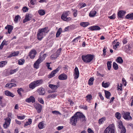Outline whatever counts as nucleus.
<instances>
[{"instance_id":"1","label":"nucleus","mask_w":133,"mask_h":133,"mask_svg":"<svg viewBox=\"0 0 133 133\" xmlns=\"http://www.w3.org/2000/svg\"><path fill=\"white\" fill-rule=\"evenodd\" d=\"M85 118V116L82 113L77 112L70 118V123L72 125L75 126L77 123V121L79 119H82L83 120H84Z\"/></svg>"},{"instance_id":"2","label":"nucleus","mask_w":133,"mask_h":133,"mask_svg":"<svg viewBox=\"0 0 133 133\" xmlns=\"http://www.w3.org/2000/svg\"><path fill=\"white\" fill-rule=\"evenodd\" d=\"M48 31V28L46 27L39 29L37 34V39L39 40H41L46 35Z\"/></svg>"},{"instance_id":"3","label":"nucleus","mask_w":133,"mask_h":133,"mask_svg":"<svg viewBox=\"0 0 133 133\" xmlns=\"http://www.w3.org/2000/svg\"><path fill=\"white\" fill-rule=\"evenodd\" d=\"M93 56L90 54H87L82 56V60L85 63L90 62L93 59Z\"/></svg>"},{"instance_id":"4","label":"nucleus","mask_w":133,"mask_h":133,"mask_svg":"<svg viewBox=\"0 0 133 133\" xmlns=\"http://www.w3.org/2000/svg\"><path fill=\"white\" fill-rule=\"evenodd\" d=\"M43 81L42 79L34 81L31 83L29 85V88L31 89H33L36 87L38 86L41 84Z\"/></svg>"},{"instance_id":"5","label":"nucleus","mask_w":133,"mask_h":133,"mask_svg":"<svg viewBox=\"0 0 133 133\" xmlns=\"http://www.w3.org/2000/svg\"><path fill=\"white\" fill-rule=\"evenodd\" d=\"M114 126L113 124L109 125L105 130L104 133H114Z\"/></svg>"},{"instance_id":"6","label":"nucleus","mask_w":133,"mask_h":133,"mask_svg":"<svg viewBox=\"0 0 133 133\" xmlns=\"http://www.w3.org/2000/svg\"><path fill=\"white\" fill-rule=\"evenodd\" d=\"M61 50V48L59 49L57 51L56 53L51 55L50 57V59L52 60H55L58 57L59 55L60 54V53Z\"/></svg>"},{"instance_id":"7","label":"nucleus","mask_w":133,"mask_h":133,"mask_svg":"<svg viewBox=\"0 0 133 133\" xmlns=\"http://www.w3.org/2000/svg\"><path fill=\"white\" fill-rule=\"evenodd\" d=\"M130 115V113L129 112H124L123 113V117L126 120L130 121L132 120V118Z\"/></svg>"},{"instance_id":"8","label":"nucleus","mask_w":133,"mask_h":133,"mask_svg":"<svg viewBox=\"0 0 133 133\" xmlns=\"http://www.w3.org/2000/svg\"><path fill=\"white\" fill-rule=\"evenodd\" d=\"M4 119L5 122L3 124V127L4 128L6 129L9 127L11 121V119L5 118Z\"/></svg>"},{"instance_id":"9","label":"nucleus","mask_w":133,"mask_h":133,"mask_svg":"<svg viewBox=\"0 0 133 133\" xmlns=\"http://www.w3.org/2000/svg\"><path fill=\"white\" fill-rule=\"evenodd\" d=\"M36 53V51L34 49L31 50L29 53V56L31 58L33 59L35 57Z\"/></svg>"},{"instance_id":"10","label":"nucleus","mask_w":133,"mask_h":133,"mask_svg":"<svg viewBox=\"0 0 133 133\" xmlns=\"http://www.w3.org/2000/svg\"><path fill=\"white\" fill-rule=\"evenodd\" d=\"M60 68L58 67L55 70H53L50 74L48 75V78H51L52 77H54L55 76V74L58 71Z\"/></svg>"},{"instance_id":"11","label":"nucleus","mask_w":133,"mask_h":133,"mask_svg":"<svg viewBox=\"0 0 133 133\" xmlns=\"http://www.w3.org/2000/svg\"><path fill=\"white\" fill-rule=\"evenodd\" d=\"M34 106L35 109L38 113L41 112L42 108L41 105L38 103H35L34 104Z\"/></svg>"},{"instance_id":"12","label":"nucleus","mask_w":133,"mask_h":133,"mask_svg":"<svg viewBox=\"0 0 133 133\" xmlns=\"http://www.w3.org/2000/svg\"><path fill=\"white\" fill-rule=\"evenodd\" d=\"M79 72L78 68L76 67L75 68L74 70V78L76 79L77 78L79 77Z\"/></svg>"},{"instance_id":"13","label":"nucleus","mask_w":133,"mask_h":133,"mask_svg":"<svg viewBox=\"0 0 133 133\" xmlns=\"http://www.w3.org/2000/svg\"><path fill=\"white\" fill-rule=\"evenodd\" d=\"M25 101L28 103L32 102L33 103L35 102V99L34 97L31 96L29 98H26Z\"/></svg>"},{"instance_id":"14","label":"nucleus","mask_w":133,"mask_h":133,"mask_svg":"<svg viewBox=\"0 0 133 133\" xmlns=\"http://www.w3.org/2000/svg\"><path fill=\"white\" fill-rule=\"evenodd\" d=\"M66 15H64V14H63L61 16L62 19L63 21H69L71 20V18L70 17H67Z\"/></svg>"},{"instance_id":"15","label":"nucleus","mask_w":133,"mask_h":133,"mask_svg":"<svg viewBox=\"0 0 133 133\" xmlns=\"http://www.w3.org/2000/svg\"><path fill=\"white\" fill-rule=\"evenodd\" d=\"M100 29V28L97 25L91 26L89 28V29L91 31L99 30Z\"/></svg>"},{"instance_id":"16","label":"nucleus","mask_w":133,"mask_h":133,"mask_svg":"<svg viewBox=\"0 0 133 133\" xmlns=\"http://www.w3.org/2000/svg\"><path fill=\"white\" fill-rule=\"evenodd\" d=\"M3 97L0 96V105L2 107L5 106L6 105V102L3 99Z\"/></svg>"},{"instance_id":"17","label":"nucleus","mask_w":133,"mask_h":133,"mask_svg":"<svg viewBox=\"0 0 133 133\" xmlns=\"http://www.w3.org/2000/svg\"><path fill=\"white\" fill-rule=\"evenodd\" d=\"M67 78V76L66 75L64 74H63L59 75L58 76V78L59 79L62 80H66Z\"/></svg>"},{"instance_id":"18","label":"nucleus","mask_w":133,"mask_h":133,"mask_svg":"<svg viewBox=\"0 0 133 133\" xmlns=\"http://www.w3.org/2000/svg\"><path fill=\"white\" fill-rule=\"evenodd\" d=\"M31 17V15L30 14H27L25 15V18L23 21V22L24 23L28 21H29Z\"/></svg>"},{"instance_id":"19","label":"nucleus","mask_w":133,"mask_h":133,"mask_svg":"<svg viewBox=\"0 0 133 133\" xmlns=\"http://www.w3.org/2000/svg\"><path fill=\"white\" fill-rule=\"evenodd\" d=\"M13 27L11 25H8L5 27V29H7L8 33L10 34L13 29Z\"/></svg>"},{"instance_id":"20","label":"nucleus","mask_w":133,"mask_h":133,"mask_svg":"<svg viewBox=\"0 0 133 133\" xmlns=\"http://www.w3.org/2000/svg\"><path fill=\"white\" fill-rule=\"evenodd\" d=\"M113 49L115 50L119 47V45L120 43L119 42H116L114 41L113 42Z\"/></svg>"},{"instance_id":"21","label":"nucleus","mask_w":133,"mask_h":133,"mask_svg":"<svg viewBox=\"0 0 133 133\" xmlns=\"http://www.w3.org/2000/svg\"><path fill=\"white\" fill-rule=\"evenodd\" d=\"M126 13L125 11L123 10H119L118 13V17L121 18H122L125 15Z\"/></svg>"},{"instance_id":"22","label":"nucleus","mask_w":133,"mask_h":133,"mask_svg":"<svg viewBox=\"0 0 133 133\" xmlns=\"http://www.w3.org/2000/svg\"><path fill=\"white\" fill-rule=\"evenodd\" d=\"M19 52L18 51H15L10 54L8 56V58H10L12 56H18L19 54Z\"/></svg>"},{"instance_id":"23","label":"nucleus","mask_w":133,"mask_h":133,"mask_svg":"<svg viewBox=\"0 0 133 133\" xmlns=\"http://www.w3.org/2000/svg\"><path fill=\"white\" fill-rule=\"evenodd\" d=\"M48 86L51 89L54 90H56L59 87L58 85H55L52 84H49Z\"/></svg>"},{"instance_id":"24","label":"nucleus","mask_w":133,"mask_h":133,"mask_svg":"<svg viewBox=\"0 0 133 133\" xmlns=\"http://www.w3.org/2000/svg\"><path fill=\"white\" fill-rule=\"evenodd\" d=\"M16 85V84L9 83L7 84L5 87H8L9 88H10L12 87H15Z\"/></svg>"},{"instance_id":"25","label":"nucleus","mask_w":133,"mask_h":133,"mask_svg":"<svg viewBox=\"0 0 133 133\" xmlns=\"http://www.w3.org/2000/svg\"><path fill=\"white\" fill-rule=\"evenodd\" d=\"M96 13V11L92 10L89 13V16L90 17H94L95 16Z\"/></svg>"},{"instance_id":"26","label":"nucleus","mask_w":133,"mask_h":133,"mask_svg":"<svg viewBox=\"0 0 133 133\" xmlns=\"http://www.w3.org/2000/svg\"><path fill=\"white\" fill-rule=\"evenodd\" d=\"M46 56V54H44L43 55L41 56L40 57L37 59V60H38V61L41 63L45 59Z\"/></svg>"},{"instance_id":"27","label":"nucleus","mask_w":133,"mask_h":133,"mask_svg":"<svg viewBox=\"0 0 133 133\" xmlns=\"http://www.w3.org/2000/svg\"><path fill=\"white\" fill-rule=\"evenodd\" d=\"M5 94L7 96H10L11 97H13L14 96L13 94L8 90L5 91Z\"/></svg>"},{"instance_id":"28","label":"nucleus","mask_w":133,"mask_h":133,"mask_svg":"<svg viewBox=\"0 0 133 133\" xmlns=\"http://www.w3.org/2000/svg\"><path fill=\"white\" fill-rule=\"evenodd\" d=\"M38 92L40 95H43L45 93L44 89L42 88H40L38 90Z\"/></svg>"},{"instance_id":"29","label":"nucleus","mask_w":133,"mask_h":133,"mask_svg":"<svg viewBox=\"0 0 133 133\" xmlns=\"http://www.w3.org/2000/svg\"><path fill=\"white\" fill-rule=\"evenodd\" d=\"M57 95L55 94H50L46 96V98L48 99L54 98Z\"/></svg>"},{"instance_id":"30","label":"nucleus","mask_w":133,"mask_h":133,"mask_svg":"<svg viewBox=\"0 0 133 133\" xmlns=\"http://www.w3.org/2000/svg\"><path fill=\"white\" fill-rule=\"evenodd\" d=\"M38 127L40 129L44 128L45 127L44 122L42 121L40 122L38 124Z\"/></svg>"},{"instance_id":"31","label":"nucleus","mask_w":133,"mask_h":133,"mask_svg":"<svg viewBox=\"0 0 133 133\" xmlns=\"http://www.w3.org/2000/svg\"><path fill=\"white\" fill-rule=\"evenodd\" d=\"M80 25L83 27H86L89 25V23L87 22H83L81 23Z\"/></svg>"},{"instance_id":"32","label":"nucleus","mask_w":133,"mask_h":133,"mask_svg":"<svg viewBox=\"0 0 133 133\" xmlns=\"http://www.w3.org/2000/svg\"><path fill=\"white\" fill-rule=\"evenodd\" d=\"M41 63L40 62L38 61V60H37L34 63V66L35 68L37 69L39 67V65Z\"/></svg>"},{"instance_id":"33","label":"nucleus","mask_w":133,"mask_h":133,"mask_svg":"<svg viewBox=\"0 0 133 133\" xmlns=\"http://www.w3.org/2000/svg\"><path fill=\"white\" fill-rule=\"evenodd\" d=\"M7 63L6 61H3L0 62V67L2 68L5 66Z\"/></svg>"},{"instance_id":"34","label":"nucleus","mask_w":133,"mask_h":133,"mask_svg":"<svg viewBox=\"0 0 133 133\" xmlns=\"http://www.w3.org/2000/svg\"><path fill=\"white\" fill-rule=\"evenodd\" d=\"M110 84V83L109 82L105 83L104 82H103L102 83V85L103 87L106 88L108 87Z\"/></svg>"},{"instance_id":"35","label":"nucleus","mask_w":133,"mask_h":133,"mask_svg":"<svg viewBox=\"0 0 133 133\" xmlns=\"http://www.w3.org/2000/svg\"><path fill=\"white\" fill-rule=\"evenodd\" d=\"M116 61L118 63L121 64L123 62V61L121 57H118L116 59Z\"/></svg>"},{"instance_id":"36","label":"nucleus","mask_w":133,"mask_h":133,"mask_svg":"<svg viewBox=\"0 0 133 133\" xmlns=\"http://www.w3.org/2000/svg\"><path fill=\"white\" fill-rule=\"evenodd\" d=\"M94 79L93 78L91 77L90 78L88 81V84L91 85H92L93 83V82Z\"/></svg>"},{"instance_id":"37","label":"nucleus","mask_w":133,"mask_h":133,"mask_svg":"<svg viewBox=\"0 0 133 133\" xmlns=\"http://www.w3.org/2000/svg\"><path fill=\"white\" fill-rule=\"evenodd\" d=\"M116 117L118 119H121V114L119 112H116L115 114Z\"/></svg>"},{"instance_id":"38","label":"nucleus","mask_w":133,"mask_h":133,"mask_svg":"<svg viewBox=\"0 0 133 133\" xmlns=\"http://www.w3.org/2000/svg\"><path fill=\"white\" fill-rule=\"evenodd\" d=\"M105 93L106 97L108 99H109L111 95L110 92L108 91H105Z\"/></svg>"},{"instance_id":"39","label":"nucleus","mask_w":133,"mask_h":133,"mask_svg":"<svg viewBox=\"0 0 133 133\" xmlns=\"http://www.w3.org/2000/svg\"><path fill=\"white\" fill-rule=\"evenodd\" d=\"M62 32V28H60L58 30L57 32L56 33V37H58L59 35H60L61 32Z\"/></svg>"},{"instance_id":"40","label":"nucleus","mask_w":133,"mask_h":133,"mask_svg":"<svg viewBox=\"0 0 133 133\" xmlns=\"http://www.w3.org/2000/svg\"><path fill=\"white\" fill-rule=\"evenodd\" d=\"M126 18L127 19H133V13L127 15L126 16Z\"/></svg>"},{"instance_id":"41","label":"nucleus","mask_w":133,"mask_h":133,"mask_svg":"<svg viewBox=\"0 0 133 133\" xmlns=\"http://www.w3.org/2000/svg\"><path fill=\"white\" fill-rule=\"evenodd\" d=\"M38 13L39 15L41 16L44 15L45 13V11L42 9L39 10L38 11Z\"/></svg>"},{"instance_id":"42","label":"nucleus","mask_w":133,"mask_h":133,"mask_svg":"<svg viewBox=\"0 0 133 133\" xmlns=\"http://www.w3.org/2000/svg\"><path fill=\"white\" fill-rule=\"evenodd\" d=\"M28 121L26 122L24 124V126L25 127L26 126L29 125L31 123L32 120L30 118H29L28 119Z\"/></svg>"},{"instance_id":"43","label":"nucleus","mask_w":133,"mask_h":133,"mask_svg":"<svg viewBox=\"0 0 133 133\" xmlns=\"http://www.w3.org/2000/svg\"><path fill=\"white\" fill-rule=\"evenodd\" d=\"M106 119L105 117L102 118L99 120V123L100 124H103L105 120Z\"/></svg>"},{"instance_id":"44","label":"nucleus","mask_w":133,"mask_h":133,"mask_svg":"<svg viewBox=\"0 0 133 133\" xmlns=\"http://www.w3.org/2000/svg\"><path fill=\"white\" fill-rule=\"evenodd\" d=\"M87 98V101L89 102H90V100L92 98V96L91 95H88L86 96Z\"/></svg>"},{"instance_id":"45","label":"nucleus","mask_w":133,"mask_h":133,"mask_svg":"<svg viewBox=\"0 0 133 133\" xmlns=\"http://www.w3.org/2000/svg\"><path fill=\"white\" fill-rule=\"evenodd\" d=\"M118 124L119 128L120 129H121V128L124 127L123 125L122 121L120 120H118Z\"/></svg>"},{"instance_id":"46","label":"nucleus","mask_w":133,"mask_h":133,"mask_svg":"<svg viewBox=\"0 0 133 133\" xmlns=\"http://www.w3.org/2000/svg\"><path fill=\"white\" fill-rule=\"evenodd\" d=\"M20 17L19 15H18L15 16V18L14 19V21L15 23H17L18 21L20 20Z\"/></svg>"},{"instance_id":"47","label":"nucleus","mask_w":133,"mask_h":133,"mask_svg":"<svg viewBox=\"0 0 133 133\" xmlns=\"http://www.w3.org/2000/svg\"><path fill=\"white\" fill-rule=\"evenodd\" d=\"M72 11L73 14V16L74 17H76L77 15V10L74 9H72Z\"/></svg>"},{"instance_id":"48","label":"nucleus","mask_w":133,"mask_h":133,"mask_svg":"<svg viewBox=\"0 0 133 133\" xmlns=\"http://www.w3.org/2000/svg\"><path fill=\"white\" fill-rule=\"evenodd\" d=\"M25 62L24 59H19L18 61V63L20 65H22Z\"/></svg>"},{"instance_id":"49","label":"nucleus","mask_w":133,"mask_h":133,"mask_svg":"<svg viewBox=\"0 0 133 133\" xmlns=\"http://www.w3.org/2000/svg\"><path fill=\"white\" fill-rule=\"evenodd\" d=\"M111 62L110 61H108L107 62V67L109 70H110L111 69Z\"/></svg>"},{"instance_id":"50","label":"nucleus","mask_w":133,"mask_h":133,"mask_svg":"<svg viewBox=\"0 0 133 133\" xmlns=\"http://www.w3.org/2000/svg\"><path fill=\"white\" fill-rule=\"evenodd\" d=\"M113 66L114 69L115 70H117L118 69V66L117 64L115 62L113 63Z\"/></svg>"},{"instance_id":"51","label":"nucleus","mask_w":133,"mask_h":133,"mask_svg":"<svg viewBox=\"0 0 133 133\" xmlns=\"http://www.w3.org/2000/svg\"><path fill=\"white\" fill-rule=\"evenodd\" d=\"M25 116L24 115H23L22 116H17V117L18 119H19L20 120H23L25 119Z\"/></svg>"},{"instance_id":"52","label":"nucleus","mask_w":133,"mask_h":133,"mask_svg":"<svg viewBox=\"0 0 133 133\" xmlns=\"http://www.w3.org/2000/svg\"><path fill=\"white\" fill-rule=\"evenodd\" d=\"M121 133H125L126 132V130L124 127L121 128Z\"/></svg>"},{"instance_id":"53","label":"nucleus","mask_w":133,"mask_h":133,"mask_svg":"<svg viewBox=\"0 0 133 133\" xmlns=\"http://www.w3.org/2000/svg\"><path fill=\"white\" fill-rule=\"evenodd\" d=\"M17 71L18 70L17 69L11 70L10 72V74H13L17 72Z\"/></svg>"},{"instance_id":"54","label":"nucleus","mask_w":133,"mask_h":133,"mask_svg":"<svg viewBox=\"0 0 133 133\" xmlns=\"http://www.w3.org/2000/svg\"><path fill=\"white\" fill-rule=\"evenodd\" d=\"M115 17L116 15L114 14L111 16H108V18L111 19H114L115 18Z\"/></svg>"},{"instance_id":"55","label":"nucleus","mask_w":133,"mask_h":133,"mask_svg":"<svg viewBox=\"0 0 133 133\" xmlns=\"http://www.w3.org/2000/svg\"><path fill=\"white\" fill-rule=\"evenodd\" d=\"M12 114L11 113L9 112L7 114L8 117L6 118H8L9 119H11V118Z\"/></svg>"},{"instance_id":"56","label":"nucleus","mask_w":133,"mask_h":133,"mask_svg":"<svg viewBox=\"0 0 133 133\" xmlns=\"http://www.w3.org/2000/svg\"><path fill=\"white\" fill-rule=\"evenodd\" d=\"M28 10V9L26 6L23 7L22 9V10L24 12H27Z\"/></svg>"},{"instance_id":"57","label":"nucleus","mask_w":133,"mask_h":133,"mask_svg":"<svg viewBox=\"0 0 133 133\" xmlns=\"http://www.w3.org/2000/svg\"><path fill=\"white\" fill-rule=\"evenodd\" d=\"M38 100L39 102L41 103L42 104L44 103V101L41 98H38Z\"/></svg>"},{"instance_id":"58","label":"nucleus","mask_w":133,"mask_h":133,"mask_svg":"<svg viewBox=\"0 0 133 133\" xmlns=\"http://www.w3.org/2000/svg\"><path fill=\"white\" fill-rule=\"evenodd\" d=\"M122 42L123 44H125L128 42V40L126 38H124L122 40Z\"/></svg>"},{"instance_id":"59","label":"nucleus","mask_w":133,"mask_h":133,"mask_svg":"<svg viewBox=\"0 0 133 133\" xmlns=\"http://www.w3.org/2000/svg\"><path fill=\"white\" fill-rule=\"evenodd\" d=\"M52 112L53 114H55L56 115L61 114L59 112L56 110L52 111Z\"/></svg>"},{"instance_id":"60","label":"nucleus","mask_w":133,"mask_h":133,"mask_svg":"<svg viewBox=\"0 0 133 133\" xmlns=\"http://www.w3.org/2000/svg\"><path fill=\"white\" fill-rule=\"evenodd\" d=\"M126 49L125 50V51L130 50V46L129 45L127 44L125 46Z\"/></svg>"},{"instance_id":"61","label":"nucleus","mask_w":133,"mask_h":133,"mask_svg":"<svg viewBox=\"0 0 133 133\" xmlns=\"http://www.w3.org/2000/svg\"><path fill=\"white\" fill-rule=\"evenodd\" d=\"M79 107L80 108L83 109L85 110H87V107L86 106H80Z\"/></svg>"},{"instance_id":"62","label":"nucleus","mask_w":133,"mask_h":133,"mask_svg":"<svg viewBox=\"0 0 133 133\" xmlns=\"http://www.w3.org/2000/svg\"><path fill=\"white\" fill-rule=\"evenodd\" d=\"M22 90L23 89L21 88H20L18 89L17 90V92L18 94H19L20 95H21V91H22Z\"/></svg>"},{"instance_id":"63","label":"nucleus","mask_w":133,"mask_h":133,"mask_svg":"<svg viewBox=\"0 0 133 133\" xmlns=\"http://www.w3.org/2000/svg\"><path fill=\"white\" fill-rule=\"evenodd\" d=\"M36 0H31L30 1L31 4L32 5H34L36 3Z\"/></svg>"},{"instance_id":"64","label":"nucleus","mask_w":133,"mask_h":133,"mask_svg":"<svg viewBox=\"0 0 133 133\" xmlns=\"http://www.w3.org/2000/svg\"><path fill=\"white\" fill-rule=\"evenodd\" d=\"M15 121L16 124L19 125L22 124V122H21L18 121L17 119H15Z\"/></svg>"}]
</instances>
